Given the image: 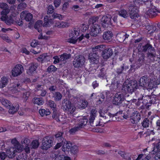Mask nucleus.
Returning a JSON list of instances; mask_svg holds the SVG:
<instances>
[{
  "mask_svg": "<svg viewBox=\"0 0 160 160\" xmlns=\"http://www.w3.org/2000/svg\"><path fill=\"white\" fill-rule=\"evenodd\" d=\"M142 51L146 52V56L149 60L152 62H154L156 57V50L152 45L147 43L143 46L142 48Z\"/></svg>",
  "mask_w": 160,
  "mask_h": 160,
  "instance_id": "1",
  "label": "nucleus"
},
{
  "mask_svg": "<svg viewBox=\"0 0 160 160\" xmlns=\"http://www.w3.org/2000/svg\"><path fill=\"white\" fill-rule=\"evenodd\" d=\"M137 82L136 81H131L128 84L124 85L122 89V92L125 93H132L138 88V86Z\"/></svg>",
  "mask_w": 160,
  "mask_h": 160,
  "instance_id": "2",
  "label": "nucleus"
},
{
  "mask_svg": "<svg viewBox=\"0 0 160 160\" xmlns=\"http://www.w3.org/2000/svg\"><path fill=\"white\" fill-rule=\"evenodd\" d=\"M62 102V108L68 113L72 114L75 111L76 108L69 100L64 99Z\"/></svg>",
  "mask_w": 160,
  "mask_h": 160,
  "instance_id": "3",
  "label": "nucleus"
},
{
  "mask_svg": "<svg viewBox=\"0 0 160 160\" xmlns=\"http://www.w3.org/2000/svg\"><path fill=\"white\" fill-rule=\"evenodd\" d=\"M156 97L154 95H146L142 97L143 102H142L143 105H145L147 109H148L152 104L155 103Z\"/></svg>",
  "mask_w": 160,
  "mask_h": 160,
  "instance_id": "4",
  "label": "nucleus"
},
{
  "mask_svg": "<svg viewBox=\"0 0 160 160\" xmlns=\"http://www.w3.org/2000/svg\"><path fill=\"white\" fill-rule=\"evenodd\" d=\"M128 9L129 16L132 19L135 20L139 16L138 14L139 11L138 8L132 3V2L129 5Z\"/></svg>",
  "mask_w": 160,
  "mask_h": 160,
  "instance_id": "5",
  "label": "nucleus"
},
{
  "mask_svg": "<svg viewBox=\"0 0 160 160\" xmlns=\"http://www.w3.org/2000/svg\"><path fill=\"white\" fill-rule=\"evenodd\" d=\"M52 139L49 137H46L44 138L42 140L41 148L43 150H47L52 147Z\"/></svg>",
  "mask_w": 160,
  "mask_h": 160,
  "instance_id": "6",
  "label": "nucleus"
},
{
  "mask_svg": "<svg viewBox=\"0 0 160 160\" xmlns=\"http://www.w3.org/2000/svg\"><path fill=\"white\" fill-rule=\"evenodd\" d=\"M85 62V58L82 55H79L76 57L73 62V64L75 68H81L83 67Z\"/></svg>",
  "mask_w": 160,
  "mask_h": 160,
  "instance_id": "7",
  "label": "nucleus"
},
{
  "mask_svg": "<svg viewBox=\"0 0 160 160\" xmlns=\"http://www.w3.org/2000/svg\"><path fill=\"white\" fill-rule=\"evenodd\" d=\"M101 23L102 27L104 28L111 27L112 25L111 16L107 15L103 16L102 18Z\"/></svg>",
  "mask_w": 160,
  "mask_h": 160,
  "instance_id": "8",
  "label": "nucleus"
},
{
  "mask_svg": "<svg viewBox=\"0 0 160 160\" xmlns=\"http://www.w3.org/2000/svg\"><path fill=\"white\" fill-rule=\"evenodd\" d=\"M150 81L147 75H145L140 78L138 84V88L139 87L143 88H147L149 86Z\"/></svg>",
  "mask_w": 160,
  "mask_h": 160,
  "instance_id": "9",
  "label": "nucleus"
},
{
  "mask_svg": "<svg viewBox=\"0 0 160 160\" xmlns=\"http://www.w3.org/2000/svg\"><path fill=\"white\" fill-rule=\"evenodd\" d=\"M101 29L100 26L97 24H93L90 29V35L93 37H96L98 34L101 33Z\"/></svg>",
  "mask_w": 160,
  "mask_h": 160,
  "instance_id": "10",
  "label": "nucleus"
},
{
  "mask_svg": "<svg viewBox=\"0 0 160 160\" xmlns=\"http://www.w3.org/2000/svg\"><path fill=\"white\" fill-rule=\"evenodd\" d=\"M125 100L122 93H117L113 98L112 103L115 105H119Z\"/></svg>",
  "mask_w": 160,
  "mask_h": 160,
  "instance_id": "11",
  "label": "nucleus"
},
{
  "mask_svg": "<svg viewBox=\"0 0 160 160\" xmlns=\"http://www.w3.org/2000/svg\"><path fill=\"white\" fill-rule=\"evenodd\" d=\"M113 54L112 50L111 47H106L105 45V48L102 52V57L105 60L109 58Z\"/></svg>",
  "mask_w": 160,
  "mask_h": 160,
  "instance_id": "12",
  "label": "nucleus"
},
{
  "mask_svg": "<svg viewBox=\"0 0 160 160\" xmlns=\"http://www.w3.org/2000/svg\"><path fill=\"white\" fill-rule=\"evenodd\" d=\"M23 71V66L21 64L16 65L13 69L12 75L14 77L17 76L21 74Z\"/></svg>",
  "mask_w": 160,
  "mask_h": 160,
  "instance_id": "13",
  "label": "nucleus"
},
{
  "mask_svg": "<svg viewBox=\"0 0 160 160\" xmlns=\"http://www.w3.org/2000/svg\"><path fill=\"white\" fill-rule=\"evenodd\" d=\"M97 111L95 109H92L91 111V115L89 117V122L92 126H97L98 125V124L95 121L94 122L96 117V113Z\"/></svg>",
  "mask_w": 160,
  "mask_h": 160,
  "instance_id": "14",
  "label": "nucleus"
},
{
  "mask_svg": "<svg viewBox=\"0 0 160 160\" xmlns=\"http://www.w3.org/2000/svg\"><path fill=\"white\" fill-rule=\"evenodd\" d=\"M29 65V68L27 71V73L30 75H32L37 73L36 69L38 67V63H32Z\"/></svg>",
  "mask_w": 160,
  "mask_h": 160,
  "instance_id": "15",
  "label": "nucleus"
},
{
  "mask_svg": "<svg viewBox=\"0 0 160 160\" xmlns=\"http://www.w3.org/2000/svg\"><path fill=\"white\" fill-rule=\"evenodd\" d=\"M129 68L128 66L124 64L118 66L116 69L115 71L116 72L118 77L120 76L122 74L124 73Z\"/></svg>",
  "mask_w": 160,
  "mask_h": 160,
  "instance_id": "16",
  "label": "nucleus"
},
{
  "mask_svg": "<svg viewBox=\"0 0 160 160\" xmlns=\"http://www.w3.org/2000/svg\"><path fill=\"white\" fill-rule=\"evenodd\" d=\"M105 48V45L103 44L98 45L93 47L92 48V51L97 54L99 56H102V52Z\"/></svg>",
  "mask_w": 160,
  "mask_h": 160,
  "instance_id": "17",
  "label": "nucleus"
},
{
  "mask_svg": "<svg viewBox=\"0 0 160 160\" xmlns=\"http://www.w3.org/2000/svg\"><path fill=\"white\" fill-rule=\"evenodd\" d=\"M130 118V120L132 123L133 124H136L140 120L141 114L137 112H134L131 114Z\"/></svg>",
  "mask_w": 160,
  "mask_h": 160,
  "instance_id": "18",
  "label": "nucleus"
},
{
  "mask_svg": "<svg viewBox=\"0 0 160 160\" xmlns=\"http://www.w3.org/2000/svg\"><path fill=\"white\" fill-rule=\"evenodd\" d=\"M8 14L5 13L2 15L0 19L1 21H4L7 25H10L13 24L14 20L11 16H8L7 15Z\"/></svg>",
  "mask_w": 160,
  "mask_h": 160,
  "instance_id": "19",
  "label": "nucleus"
},
{
  "mask_svg": "<svg viewBox=\"0 0 160 160\" xmlns=\"http://www.w3.org/2000/svg\"><path fill=\"white\" fill-rule=\"evenodd\" d=\"M20 17L22 20H25L27 21L30 22L32 19L33 18L32 15L26 11L22 12L20 14Z\"/></svg>",
  "mask_w": 160,
  "mask_h": 160,
  "instance_id": "20",
  "label": "nucleus"
},
{
  "mask_svg": "<svg viewBox=\"0 0 160 160\" xmlns=\"http://www.w3.org/2000/svg\"><path fill=\"white\" fill-rule=\"evenodd\" d=\"M52 56L51 55H48L47 53H44L40 55L37 58V60L42 62L49 61Z\"/></svg>",
  "mask_w": 160,
  "mask_h": 160,
  "instance_id": "21",
  "label": "nucleus"
},
{
  "mask_svg": "<svg viewBox=\"0 0 160 160\" xmlns=\"http://www.w3.org/2000/svg\"><path fill=\"white\" fill-rule=\"evenodd\" d=\"M113 37V34L112 32L107 30L103 32L102 38L105 41L109 42L112 40Z\"/></svg>",
  "mask_w": 160,
  "mask_h": 160,
  "instance_id": "22",
  "label": "nucleus"
},
{
  "mask_svg": "<svg viewBox=\"0 0 160 160\" xmlns=\"http://www.w3.org/2000/svg\"><path fill=\"white\" fill-rule=\"evenodd\" d=\"M11 142L15 147L14 149H15L16 152H20L22 151L23 148H24L22 145H21L16 139H12Z\"/></svg>",
  "mask_w": 160,
  "mask_h": 160,
  "instance_id": "23",
  "label": "nucleus"
},
{
  "mask_svg": "<svg viewBox=\"0 0 160 160\" xmlns=\"http://www.w3.org/2000/svg\"><path fill=\"white\" fill-rule=\"evenodd\" d=\"M100 56L92 51L88 55V59L91 62L95 63H98L99 62Z\"/></svg>",
  "mask_w": 160,
  "mask_h": 160,
  "instance_id": "24",
  "label": "nucleus"
},
{
  "mask_svg": "<svg viewBox=\"0 0 160 160\" xmlns=\"http://www.w3.org/2000/svg\"><path fill=\"white\" fill-rule=\"evenodd\" d=\"M44 19V23L43 25L44 27H49L53 24V19L51 18L50 15L45 16Z\"/></svg>",
  "mask_w": 160,
  "mask_h": 160,
  "instance_id": "25",
  "label": "nucleus"
},
{
  "mask_svg": "<svg viewBox=\"0 0 160 160\" xmlns=\"http://www.w3.org/2000/svg\"><path fill=\"white\" fill-rule=\"evenodd\" d=\"M129 35L124 32H122L118 33L116 35L117 40L119 42H123L126 38H128Z\"/></svg>",
  "mask_w": 160,
  "mask_h": 160,
  "instance_id": "26",
  "label": "nucleus"
},
{
  "mask_svg": "<svg viewBox=\"0 0 160 160\" xmlns=\"http://www.w3.org/2000/svg\"><path fill=\"white\" fill-rule=\"evenodd\" d=\"M158 11L157 10L154 8L149 9L145 14V16L147 17H148L151 18L156 16Z\"/></svg>",
  "mask_w": 160,
  "mask_h": 160,
  "instance_id": "27",
  "label": "nucleus"
},
{
  "mask_svg": "<svg viewBox=\"0 0 160 160\" xmlns=\"http://www.w3.org/2000/svg\"><path fill=\"white\" fill-rule=\"evenodd\" d=\"M72 146V143L69 141H67L66 140L65 142H63V145L62 148V150L64 152L66 151H69Z\"/></svg>",
  "mask_w": 160,
  "mask_h": 160,
  "instance_id": "28",
  "label": "nucleus"
},
{
  "mask_svg": "<svg viewBox=\"0 0 160 160\" xmlns=\"http://www.w3.org/2000/svg\"><path fill=\"white\" fill-rule=\"evenodd\" d=\"M43 86L44 85L38 84L36 87L37 90L38 92V93L40 94L39 95L43 97H45L47 93L46 90L43 89Z\"/></svg>",
  "mask_w": 160,
  "mask_h": 160,
  "instance_id": "29",
  "label": "nucleus"
},
{
  "mask_svg": "<svg viewBox=\"0 0 160 160\" xmlns=\"http://www.w3.org/2000/svg\"><path fill=\"white\" fill-rule=\"evenodd\" d=\"M0 8L3 10L1 12V15L5 13H8L10 12L9 7L8 5L5 3H0Z\"/></svg>",
  "mask_w": 160,
  "mask_h": 160,
  "instance_id": "30",
  "label": "nucleus"
},
{
  "mask_svg": "<svg viewBox=\"0 0 160 160\" xmlns=\"http://www.w3.org/2000/svg\"><path fill=\"white\" fill-rule=\"evenodd\" d=\"M16 153L15 149L14 148H10L6 151L8 157L10 158H12L15 156L16 155Z\"/></svg>",
  "mask_w": 160,
  "mask_h": 160,
  "instance_id": "31",
  "label": "nucleus"
},
{
  "mask_svg": "<svg viewBox=\"0 0 160 160\" xmlns=\"http://www.w3.org/2000/svg\"><path fill=\"white\" fill-rule=\"evenodd\" d=\"M60 57V60L61 63H65L67 62V60L70 58L71 57V55L70 54L64 53L59 56Z\"/></svg>",
  "mask_w": 160,
  "mask_h": 160,
  "instance_id": "32",
  "label": "nucleus"
},
{
  "mask_svg": "<svg viewBox=\"0 0 160 160\" xmlns=\"http://www.w3.org/2000/svg\"><path fill=\"white\" fill-rule=\"evenodd\" d=\"M63 132H58L55 135V140H57L58 142H65L66 139L63 137Z\"/></svg>",
  "mask_w": 160,
  "mask_h": 160,
  "instance_id": "33",
  "label": "nucleus"
},
{
  "mask_svg": "<svg viewBox=\"0 0 160 160\" xmlns=\"http://www.w3.org/2000/svg\"><path fill=\"white\" fill-rule=\"evenodd\" d=\"M83 34H82V35L79 38L76 39V37L75 36H73L71 38L68 39L67 40V42L73 44L75 43L77 41L80 42L83 39Z\"/></svg>",
  "mask_w": 160,
  "mask_h": 160,
  "instance_id": "34",
  "label": "nucleus"
},
{
  "mask_svg": "<svg viewBox=\"0 0 160 160\" xmlns=\"http://www.w3.org/2000/svg\"><path fill=\"white\" fill-rule=\"evenodd\" d=\"M19 107V106L18 104H17L15 107H14L11 103V105H10V106L8 107V108L9 109V112L12 114H14L18 111Z\"/></svg>",
  "mask_w": 160,
  "mask_h": 160,
  "instance_id": "35",
  "label": "nucleus"
},
{
  "mask_svg": "<svg viewBox=\"0 0 160 160\" xmlns=\"http://www.w3.org/2000/svg\"><path fill=\"white\" fill-rule=\"evenodd\" d=\"M88 121V120L85 117H83L80 118L78 121V126L79 128H81L85 126L87 124Z\"/></svg>",
  "mask_w": 160,
  "mask_h": 160,
  "instance_id": "36",
  "label": "nucleus"
},
{
  "mask_svg": "<svg viewBox=\"0 0 160 160\" xmlns=\"http://www.w3.org/2000/svg\"><path fill=\"white\" fill-rule=\"evenodd\" d=\"M150 3L149 1H144L143 0H135L132 3L135 5L137 8H138V7L140 6L143 3L145 4H147V3Z\"/></svg>",
  "mask_w": 160,
  "mask_h": 160,
  "instance_id": "37",
  "label": "nucleus"
},
{
  "mask_svg": "<svg viewBox=\"0 0 160 160\" xmlns=\"http://www.w3.org/2000/svg\"><path fill=\"white\" fill-rule=\"evenodd\" d=\"M42 21L38 20L37 21L34 25V28L39 32L42 31L41 28L42 27Z\"/></svg>",
  "mask_w": 160,
  "mask_h": 160,
  "instance_id": "38",
  "label": "nucleus"
},
{
  "mask_svg": "<svg viewBox=\"0 0 160 160\" xmlns=\"http://www.w3.org/2000/svg\"><path fill=\"white\" fill-rule=\"evenodd\" d=\"M52 97L54 98L55 101H59L62 98V96L59 92H56L53 93Z\"/></svg>",
  "mask_w": 160,
  "mask_h": 160,
  "instance_id": "39",
  "label": "nucleus"
},
{
  "mask_svg": "<svg viewBox=\"0 0 160 160\" xmlns=\"http://www.w3.org/2000/svg\"><path fill=\"white\" fill-rule=\"evenodd\" d=\"M0 101L3 105L7 108L11 105V103L9 101L2 97H0Z\"/></svg>",
  "mask_w": 160,
  "mask_h": 160,
  "instance_id": "40",
  "label": "nucleus"
},
{
  "mask_svg": "<svg viewBox=\"0 0 160 160\" xmlns=\"http://www.w3.org/2000/svg\"><path fill=\"white\" fill-rule=\"evenodd\" d=\"M159 151H160V142H159L154 146L153 150L151 152V153L152 155H155Z\"/></svg>",
  "mask_w": 160,
  "mask_h": 160,
  "instance_id": "41",
  "label": "nucleus"
},
{
  "mask_svg": "<svg viewBox=\"0 0 160 160\" xmlns=\"http://www.w3.org/2000/svg\"><path fill=\"white\" fill-rule=\"evenodd\" d=\"M33 102L34 104H37L38 105H42L44 102L42 98L36 97L33 98Z\"/></svg>",
  "mask_w": 160,
  "mask_h": 160,
  "instance_id": "42",
  "label": "nucleus"
},
{
  "mask_svg": "<svg viewBox=\"0 0 160 160\" xmlns=\"http://www.w3.org/2000/svg\"><path fill=\"white\" fill-rule=\"evenodd\" d=\"M98 96L99 97V99L96 102L97 105L101 104L104 101L105 98V95L103 92L101 93L100 95H98Z\"/></svg>",
  "mask_w": 160,
  "mask_h": 160,
  "instance_id": "43",
  "label": "nucleus"
},
{
  "mask_svg": "<svg viewBox=\"0 0 160 160\" xmlns=\"http://www.w3.org/2000/svg\"><path fill=\"white\" fill-rule=\"evenodd\" d=\"M8 82V79L6 77H3L1 79V83L0 84V86L1 88H3L5 87Z\"/></svg>",
  "mask_w": 160,
  "mask_h": 160,
  "instance_id": "44",
  "label": "nucleus"
},
{
  "mask_svg": "<svg viewBox=\"0 0 160 160\" xmlns=\"http://www.w3.org/2000/svg\"><path fill=\"white\" fill-rule=\"evenodd\" d=\"M118 14L119 16L126 18L129 17V13L127 11L123 9L119 12Z\"/></svg>",
  "mask_w": 160,
  "mask_h": 160,
  "instance_id": "45",
  "label": "nucleus"
},
{
  "mask_svg": "<svg viewBox=\"0 0 160 160\" xmlns=\"http://www.w3.org/2000/svg\"><path fill=\"white\" fill-rule=\"evenodd\" d=\"M106 69L103 67L100 69L98 77L100 78H105Z\"/></svg>",
  "mask_w": 160,
  "mask_h": 160,
  "instance_id": "46",
  "label": "nucleus"
},
{
  "mask_svg": "<svg viewBox=\"0 0 160 160\" xmlns=\"http://www.w3.org/2000/svg\"><path fill=\"white\" fill-rule=\"evenodd\" d=\"M99 112L100 116L103 118H105V119H106L107 118H108V116H109L110 118H114V116L110 113H105L104 112H103L102 111Z\"/></svg>",
  "mask_w": 160,
  "mask_h": 160,
  "instance_id": "47",
  "label": "nucleus"
},
{
  "mask_svg": "<svg viewBox=\"0 0 160 160\" xmlns=\"http://www.w3.org/2000/svg\"><path fill=\"white\" fill-rule=\"evenodd\" d=\"M48 105L52 109L53 111L57 110L56 109V105L54 101L52 100H49Z\"/></svg>",
  "mask_w": 160,
  "mask_h": 160,
  "instance_id": "48",
  "label": "nucleus"
},
{
  "mask_svg": "<svg viewBox=\"0 0 160 160\" xmlns=\"http://www.w3.org/2000/svg\"><path fill=\"white\" fill-rule=\"evenodd\" d=\"M52 118L57 122H60L61 121L59 118V114L57 110L53 111Z\"/></svg>",
  "mask_w": 160,
  "mask_h": 160,
  "instance_id": "49",
  "label": "nucleus"
},
{
  "mask_svg": "<svg viewBox=\"0 0 160 160\" xmlns=\"http://www.w3.org/2000/svg\"><path fill=\"white\" fill-rule=\"evenodd\" d=\"M39 145L38 141L37 140H33L31 143V146L32 148L36 149L38 147Z\"/></svg>",
  "mask_w": 160,
  "mask_h": 160,
  "instance_id": "50",
  "label": "nucleus"
},
{
  "mask_svg": "<svg viewBox=\"0 0 160 160\" xmlns=\"http://www.w3.org/2000/svg\"><path fill=\"white\" fill-rule=\"evenodd\" d=\"M150 121L148 118H145L142 122V125L144 128H147L149 126Z\"/></svg>",
  "mask_w": 160,
  "mask_h": 160,
  "instance_id": "51",
  "label": "nucleus"
},
{
  "mask_svg": "<svg viewBox=\"0 0 160 160\" xmlns=\"http://www.w3.org/2000/svg\"><path fill=\"white\" fill-rule=\"evenodd\" d=\"M57 70V68L54 65H51L48 67L47 69V71L50 73L52 72H55Z\"/></svg>",
  "mask_w": 160,
  "mask_h": 160,
  "instance_id": "52",
  "label": "nucleus"
},
{
  "mask_svg": "<svg viewBox=\"0 0 160 160\" xmlns=\"http://www.w3.org/2000/svg\"><path fill=\"white\" fill-rule=\"evenodd\" d=\"M18 154L16 157V160H26V156H24L22 153L20 152Z\"/></svg>",
  "mask_w": 160,
  "mask_h": 160,
  "instance_id": "53",
  "label": "nucleus"
},
{
  "mask_svg": "<svg viewBox=\"0 0 160 160\" xmlns=\"http://www.w3.org/2000/svg\"><path fill=\"white\" fill-rule=\"evenodd\" d=\"M54 9L53 6L51 5H49L48 7L47 15H51L54 12Z\"/></svg>",
  "mask_w": 160,
  "mask_h": 160,
  "instance_id": "54",
  "label": "nucleus"
},
{
  "mask_svg": "<svg viewBox=\"0 0 160 160\" xmlns=\"http://www.w3.org/2000/svg\"><path fill=\"white\" fill-rule=\"evenodd\" d=\"M30 94V92H27L23 93L22 97L24 102H26L28 99Z\"/></svg>",
  "mask_w": 160,
  "mask_h": 160,
  "instance_id": "55",
  "label": "nucleus"
},
{
  "mask_svg": "<svg viewBox=\"0 0 160 160\" xmlns=\"http://www.w3.org/2000/svg\"><path fill=\"white\" fill-rule=\"evenodd\" d=\"M30 143V140L29 139L26 138L23 139L21 142V143L24 147V146L29 145Z\"/></svg>",
  "mask_w": 160,
  "mask_h": 160,
  "instance_id": "56",
  "label": "nucleus"
},
{
  "mask_svg": "<svg viewBox=\"0 0 160 160\" xmlns=\"http://www.w3.org/2000/svg\"><path fill=\"white\" fill-rule=\"evenodd\" d=\"M130 112V111L128 110L126 112H124L122 116L123 118L127 119L129 117H130L131 116Z\"/></svg>",
  "mask_w": 160,
  "mask_h": 160,
  "instance_id": "57",
  "label": "nucleus"
},
{
  "mask_svg": "<svg viewBox=\"0 0 160 160\" xmlns=\"http://www.w3.org/2000/svg\"><path fill=\"white\" fill-rule=\"evenodd\" d=\"M58 160H71V158L67 156L63 155H59Z\"/></svg>",
  "mask_w": 160,
  "mask_h": 160,
  "instance_id": "58",
  "label": "nucleus"
},
{
  "mask_svg": "<svg viewBox=\"0 0 160 160\" xmlns=\"http://www.w3.org/2000/svg\"><path fill=\"white\" fill-rule=\"evenodd\" d=\"M78 149V147L76 145H74L72 146L70 150L71 151V153L75 154L77 152Z\"/></svg>",
  "mask_w": 160,
  "mask_h": 160,
  "instance_id": "59",
  "label": "nucleus"
},
{
  "mask_svg": "<svg viewBox=\"0 0 160 160\" xmlns=\"http://www.w3.org/2000/svg\"><path fill=\"white\" fill-rule=\"evenodd\" d=\"M51 18L53 19L54 18H58L60 19L62 18V16L61 15L54 13L51 15Z\"/></svg>",
  "mask_w": 160,
  "mask_h": 160,
  "instance_id": "60",
  "label": "nucleus"
},
{
  "mask_svg": "<svg viewBox=\"0 0 160 160\" xmlns=\"http://www.w3.org/2000/svg\"><path fill=\"white\" fill-rule=\"evenodd\" d=\"M21 86L20 84H14L13 86V88L14 90H17L18 91H19L20 90V88Z\"/></svg>",
  "mask_w": 160,
  "mask_h": 160,
  "instance_id": "61",
  "label": "nucleus"
},
{
  "mask_svg": "<svg viewBox=\"0 0 160 160\" xmlns=\"http://www.w3.org/2000/svg\"><path fill=\"white\" fill-rule=\"evenodd\" d=\"M8 156L7 153H5V152H0V158L1 160H4Z\"/></svg>",
  "mask_w": 160,
  "mask_h": 160,
  "instance_id": "62",
  "label": "nucleus"
},
{
  "mask_svg": "<svg viewBox=\"0 0 160 160\" xmlns=\"http://www.w3.org/2000/svg\"><path fill=\"white\" fill-rule=\"evenodd\" d=\"M60 26L61 28H67L70 26V23L68 22H61Z\"/></svg>",
  "mask_w": 160,
  "mask_h": 160,
  "instance_id": "63",
  "label": "nucleus"
},
{
  "mask_svg": "<svg viewBox=\"0 0 160 160\" xmlns=\"http://www.w3.org/2000/svg\"><path fill=\"white\" fill-rule=\"evenodd\" d=\"M59 152L58 151H53V156L55 158L54 160H58V157L59 156Z\"/></svg>",
  "mask_w": 160,
  "mask_h": 160,
  "instance_id": "64",
  "label": "nucleus"
}]
</instances>
